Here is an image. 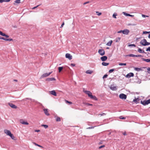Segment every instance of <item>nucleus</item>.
Segmentation results:
<instances>
[{"label": "nucleus", "instance_id": "nucleus-51", "mask_svg": "<svg viewBox=\"0 0 150 150\" xmlns=\"http://www.w3.org/2000/svg\"><path fill=\"white\" fill-rule=\"evenodd\" d=\"M123 30H120L119 31H118L117 33H123Z\"/></svg>", "mask_w": 150, "mask_h": 150}, {"label": "nucleus", "instance_id": "nucleus-8", "mask_svg": "<svg viewBox=\"0 0 150 150\" xmlns=\"http://www.w3.org/2000/svg\"><path fill=\"white\" fill-rule=\"evenodd\" d=\"M4 132L6 134L9 136L11 134L10 131L7 129L4 130Z\"/></svg>", "mask_w": 150, "mask_h": 150}, {"label": "nucleus", "instance_id": "nucleus-59", "mask_svg": "<svg viewBox=\"0 0 150 150\" xmlns=\"http://www.w3.org/2000/svg\"><path fill=\"white\" fill-rule=\"evenodd\" d=\"M75 64H71V65L72 66V67H74L75 66Z\"/></svg>", "mask_w": 150, "mask_h": 150}, {"label": "nucleus", "instance_id": "nucleus-20", "mask_svg": "<svg viewBox=\"0 0 150 150\" xmlns=\"http://www.w3.org/2000/svg\"><path fill=\"white\" fill-rule=\"evenodd\" d=\"M90 98L92 99H93L95 100H97V99L96 97L95 96H93L92 95L91 96Z\"/></svg>", "mask_w": 150, "mask_h": 150}, {"label": "nucleus", "instance_id": "nucleus-28", "mask_svg": "<svg viewBox=\"0 0 150 150\" xmlns=\"http://www.w3.org/2000/svg\"><path fill=\"white\" fill-rule=\"evenodd\" d=\"M143 61H145L147 62H150V59H143Z\"/></svg>", "mask_w": 150, "mask_h": 150}, {"label": "nucleus", "instance_id": "nucleus-17", "mask_svg": "<svg viewBox=\"0 0 150 150\" xmlns=\"http://www.w3.org/2000/svg\"><path fill=\"white\" fill-rule=\"evenodd\" d=\"M44 113L46 115H49L50 114L48 113V111H47V109H44Z\"/></svg>", "mask_w": 150, "mask_h": 150}, {"label": "nucleus", "instance_id": "nucleus-18", "mask_svg": "<svg viewBox=\"0 0 150 150\" xmlns=\"http://www.w3.org/2000/svg\"><path fill=\"white\" fill-rule=\"evenodd\" d=\"M139 99L138 98H135V99L133 100L134 102L137 103L139 102Z\"/></svg>", "mask_w": 150, "mask_h": 150}, {"label": "nucleus", "instance_id": "nucleus-33", "mask_svg": "<svg viewBox=\"0 0 150 150\" xmlns=\"http://www.w3.org/2000/svg\"><path fill=\"white\" fill-rule=\"evenodd\" d=\"M56 121L57 122H59L60 121V118L59 117H57L56 119Z\"/></svg>", "mask_w": 150, "mask_h": 150}, {"label": "nucleus", "instance_id": "nucleus-39", "mask_svg": "<svg viewBox=\"0 0 150 150\" xmlns=\"http://www.w3.org/2000/svg\"><path fill=\"white\" fill-rule=\"evenodd\" d=\"M114 71V69H110L109 71V73H111L113 71Z\"/></svg>", "mask_w": 150, "mask_h": 150}, {"label": "nucleus", "instance_id": "nucleus-46", "mask_svg": "<svg viewBox=\"0 0 150 150\" xmlns=\"http://www.w3.org/2000/svg\"><path fill=\"white\" fill-rule=\"evenodd\" d=\"M105 145H102L100 146L99 148V149H100L102 148H103V147H105Z\"/></svg>", "mask_w": 150, "mask_h": 150}, {"label": "nucleus", "instance_id": "nucleus-9", "mask_svg": "<svg viewBox=\"0 0 150 150\" xmlns=\"http://www.w3.org/2000/svg\"><path fill=\"white\" fill-rule=\"evenodd\" d=\"M8 105L10 106L11 108L14 109H16L17 108V107L16 105L13 104L11 103H9Z\"/></svg>", "mask_w": 150, "mask_h": 150}, {"label": "nucleus", "instance_id": "nucleus-36", "mask_svg": "<svg viewBox=\"0 0 150 150\" xmlns=\"http://www.w3.org/2000/svg\"><path fill=\"white\" fill-rule=\"evenodd\" d=\"M96 13L97 14L98 16H100L101 15V14H102L101 13V12H98V11H96Z\"/></svg>", "mask_w": 150, "mask_h": 150}, {"label": "nucleus", "instance_id": "nucleus-10", "mask_svg": "<svg viewBox=\"0 0 150 150\" xmlns=\"http://www.w3.org/2000/svg\"><path fill=\"white\" fill-rule=\"evenodd\" d=\"M20 122L21 124L23 125H28L29 124L27 122L24 121L23 120H21Z\"/></svg>", "mask_w": 150, "mask_h": 150}, {"label": "nucleus", "instance_id": "nucleus-61", "mask_svg": "<svg viewBox=\"0 0 150 150\" xmlns=\"http://www.w3.org/2000/svg\"><path fill=\"white\" fill-rule=\"evenodd\" d=\"M86 104L87 105H92V104H89V103H87Z\"/></svg>", "mask_w": 150, "mask_h": 150}, {"label": "nucleus", "instance_id": "nucleus-56", "mask_svg": "<svg viewBox=\"0 0 150 150\" xmlns=\"http://www.w3.org/2000/svg\"><path fill=\"white\" fill-rule=\"evenodd\" d=\"M40 5H38L37 6H36L34 7L32 9H35V8H37L39 6H40Z\"/></svg>", "mask_w": 150, "mask_h": 150}, {"label": "nucleus", "instance_id": "nucleus-37", "mask_svg": "<svg viewBox=\"0 0 150 150\" xmlns=\"http://www.w3.org/2000/svg\"><path fill=\"white\" fill-rule=\"evenodd\" d=\"M33 143L35 144V145L36 146H38L40 147H42V146H41L40 145H38L37 144H36L35 143V142H33Z\"/></svg>", "mask_w": 150, "mask_h": 150}, {"label": "nucleus", "instance_id": "nucleus-11", "mask_svg": "<svg viewBox=\"0 0 150 150\" xmlns=\"http://www.w3.org/2000/svg\"><path fill=\"white\" fill-rule=\"evenodd\" d=\"M84 92L87 95H88V96L90 97L92 95V93L89 91H86Z\"/></svg>", "mask_w": 150, "mask_h": 150}, {"label": "nucleus", "instance_id": "nucleus-64", "mask_svg": "<svg viewBox=\"0 0 150 150\" xmlns=\"http://www.w3.org/2000/svg\"><path fill=\"white\" fill-rule=\"evenodd\" d=\"M13 81H16V82L17 81H17V80H16V79H14V80H13Z\"/></svg>", "mask_w": 150, "mask_h": 150}, {"label": "nucleus", "instance_id": "nucleus-41", "mask_svg": "<svg viewBox=\"0 0 150 150\" xmlns=\"http://www.w3.org/2000/svg\"><path fill=\"white\" fill-rule=\"evenodd\" d=\"M128 46L129 47L134 46V47H135L136 45L134 44H130V45H128Z\"/></svg>", "mask_w": 150, "mask_h": 150}, {"label": "nucleus", "instance_id": "nucleus-23", "mask_svg": "<svg viewBox=\"0 0 150 150\" xmlns=\"http://www.w3.org/2000/svg\"><path fill=\"white\" fill-rule=\"evenodd\" d=\"M126 56H129L132 57H136V55H134L133 54H130L128 55H126Z\"/></svg>", "mask_w": 150, "mask_h": 150}, {"label": "nucleus", "instance_id": "nucleus-5", "mask_svg": "<svg viewBox=\"0 0 150 150\" xmlns=\"http://www.w3.org/2000/svg\"><path fill=\"white\" fill-rule=\"evenodd\" d=\"M65 57L66 58H68L70 60L72 59V56L69 53H67L65 55Z\"/></svg>", "mask_w": 150, "mask_h": 150}, {"label": "nucleus", "instance_id": "nucleus-43", "mask_svg": "<svg viewBox=\"0 0 150 150\" xmlns=\"http://www.w3.org/2000/svg\"><path fill=\"white\" fill-rule=\"evenodd\" d=\"M149 33H150V32H147V31H143V34H144Z\"/></svg>", "mask_w": 150, "mask_h": 150}, {"label": "nucleus", "instance_id": "nucleus-13", "mask_svg": "<svg viewBox=\"0 0 150 150\" xmlns=\"http://www.w3.org/2000/svg\"><path fill=\"white\" fill-rule=\"evenodd\" d=\"M110 88L112 91H115L117 90V88L115 86H114L112 85H111L110 87Z\"/></svg>", "mask_w": 150, "mask_h": 150}, {"label": "nucleus", "instance_id": "nucleus-24", "mask_svg": "<svg viewBox=\"0 0 150 150\" xmlns=\"http://www.w3.org/2000/svg\"><path fill=\"white\" fill-rule=\"evenodd\" d=\"M93 71L90 70H88L86 71V73L87 74H91L93 73Z\"/></svg>", "mask_w": 150, "mask_h": 150}, {"label": "nucleus", "instance_id": "nucleus-34", "mask_svg": "<svg viewBox=\"0 0 150 150\" xmlns=\"http://www.w3.org/2000/svg\"><path fill=\"white\" fill-rule=\"evenodd\" d=\"M119 65L120 66H126V63H119Z\"/></svg>", "mask_w": 150, "mask_h": 150}, {"label": "nucleus", "instance_id": "nucleus-32", "mask_svg": "<svg viewBox=\"0 0 150 150\" xmlns=\"http://www.w3.org/2000/svg\"><path fill=\"white\" fill-rule=\"evenodd\" d=\"M20 1L21 0H16L14 1V2L15 3L18 4L21 3Z\"/></svg>", "mask_w": 150, "mask_h": 150}, {"label": "nucleus", "instance_id": "nucleus-58", "mask_svg": "<svg viewBox=\"0 0 150 150\" xmlns=\"http://www.w3.org/2000/svg\"><path fill=\"white\" fill-rule=\"evenodd\" d=\"M142 56L141 55H136V57H141Z\"/></svg>", "mask_w": 150, "mask_h": 150}, {"label": "nucleus", "instance_id": "nucleus-49", "mask_svg": "<svg viewBox=\"0 0 150 150\" xmlns=\"http://www.w3.org/2000/svg\"><path fill=\"white\" fill-rule=\"evenodd\" d=\"M108 76V75L107 74L105 75L103 77V78L104 79V78H107Z\"/></svg>", "mask_w": 150, "mask_h": 150}, {"label": "nucleus", "instance_id": "nucleus-48", "mask_svg": "<svg viewBox=\"0 0 150 150\" xmlns=\"http://www.w3.org/2000/svg\"><path fill=\"white\" fill-rule=\"evenodd\" d=\"M146 51H150V47H149L148 48H147V49L146 50Z\"/></svg>", "mask_w": 150, "mask_h": 150}, {"label": "nucleus", "instance_id": "nucleus-30", "mask_svg": "<svg viewBox=\"0 0 150 150\" xmlns=\"http://www.w3.org/2000/svg\"><path fill=\"white\" fill-rule=\"evenodd\" d=\"M58 70L59 72H60L63 69V67H58Z\"/></svg>", "mask_w": 150, "mask_h": 150}, {"label": "nucleus", "instance_id": "nucleus-12", "mask_svg": "<svg viewBox=\"0 0 150 150\" xmlns=\"http://www.w3.org/2000/svg\"><path fill=\"white\" fill-rule=\"evenodd\" d=\"M129 32V30L128 29H125L123 30V33L124 34L128 35Z\"/></svg>", "mask_w": 150, "mask_h": 150}, {"label": "nucleus", "instance_id": "nucleus-4", "mask_svg": "<svg viewBox=\"0 0 150 150\" xmlns=\"http://www.w3.org/2000/svg\"><path fill=\"white\" fill-rule=\"evenodd\" d=\"M119 97L122 99H126L127 96L126 95L124 94L121 93Z\"/></svg>", "mask_w": 150, "mask_h": 150}, {"label": "nucleus", "instance_id": "nucleus-2", "mask_svg": "<svg viewBox=\"0 0 150 150\" xmlns=\"http://www.w3.org/2000/svg\"><path fill=\"white\" fill-rule=\"evenodd\" d=\"M141 103L144 105H148L150 103V99L147 100H141Z\"/></svg>", "mask_w": 150, "mask_h": 150}, {"label": "nucleus", "instance_id": "nucleus-53", "mask_svg": "<svg viewBox=\"0 0 150 150\" xmlns=\"http://www.w3.org/2000/svg\"><path fill=\"white\" fill-rule=\"evenodd\" d=\"M1 1L2 3L4 2H7V0H1Z\"/></svg>", "mask_w": 150, "mask_h": 150}, {"label": "nucleus", "instance_id": "nucleus-22", "mask_svg": "<svg viewBox=\"0 0 150 150\" xmlns=\"http://www.w3.org/2000/svg\"><path fill=\"white\" fill-rule=\"evenodd\" d=\"M112 40H111L106 44V45L108 46H110L112 44Z\"/></svg>", "mask_w": 150, "mask_h": 150}, {"label": "nucleus", "instance_id": "nucleus-42", "mask_svg": "<svg viewBox=\"0 0 150 150\" xmlns=\"http://www.w3.org/2000/svg\"><path fill=\"white\" fill-rule=\"evenodd\" d=\"M136 25V24H131V23L128 24V25H132V26H135V25Z\"/></svg>", "mask_w": 150, "mask_h": 150}, {"label": "nucleus", "instance_id": "nucleus-29", "mask_svg": "<svg viewBox=\"0 0 150 150\" xmlns=\"http://www.w3.org/2000/svg\"><path fill=\"white\" fill-rule=\"evenodd\" d=\"M134 70H135L137 71H139L141 70L140 68H137V67H135L134 68Z\"/></svg>", "mask_w": 150, "mask_h": 150}, {"label": "nucleus", "instance_id": "nucleus-3", "mask_svg": "<svg viewBox=\"0 0 150 150\" xmlns=\"http://www.w3.org/2000/svg\"><path fill=\"white\" fill-rule=\"evenodd\" d=\"M99 54L101 56L105 54V51L103 49H100L98 51Z\"/></svg>", "mask_w": 150, "mask_h": 150}, {"label": "nucleus", "instance_id": "nucleus-45", "mask_svg": "<svg viewBox=\"0 0 150 150\" xmlns=\"http://www.w3.org/2000/svg\"><path fill=\"white\" fill-rule=\"evenodd\" d=\"M6 41H12L13 40L11 38L7 39H6Z\"/></svg>", "mask_w": 150, "mask_h": 150}, {"label": "nucleus", "instance_id": "nucleus-40", "mask_svg": "<svg viewBox=\"0 0 150 150\" xmlns=\"http://www.w3.org/2000/svg\"><path fill=\"white\" fill-rule=\"evenodd\" d=\"M5 34V33H3L1 31H0V35L4 36Z\"/></svg>", "mask_w": 150, "mask_h": 150}, {"label": "nucleus", "instance_id": "nucleus-47", "mask_svg": "<svg viewBox=\"0 0 150 150\" xmlns=\"http://www.w3.org/2000/svg\"><path fill=\"white\" fill-rule=\"evenodd\" d=\"M142 16L143 17H148L149 16H146V15H144V14H142Z\"/></svg>", "mask_w": 150, "mask_h": 150}, {"label": "nucleus", "instance_id": "nucleus-21", "mask_svg": "<svg viewBox=\"0 0 150 150\" xmlns=\"http://www.w3.org/2000/svg\"><path fill=\"white\" fill-rule=\"evenodd\" d=\"M9 136L13 140H16V137L13 135L12 134H11Z\"/></svg>", "mask_w": 150, "mask_h": 150}, {"label": "nucleus", "instance_id": "nucleus-31", "mask_svg": "<svg viewBox=\"0 0 150 150\" xmlns=\"http://www.w3.org/2000/svg\"><path fill=\"white\" fill-rule=\"evenodd\" d=\"M117 16V14L116 13H114L112 15V17L114 18H116V16Z\"/></svg>", "mask_w": 150, "mask_h": 150}, {"label": "nucleus", "instance_id": "nucleus-19", "mask_svg": "<svg viewBox=\"0 0 150 150\" xmlns=\"http://www.w3.org/2000/svg\"><path fill=\"white\" fill-rule=\"evenodd\" d=\"M55 79L54 78L52 77L47 79V80L49 81L55 80Z\"/></svg>", "mask_w": 150, "mask_h": 150}, {"label": "nucleus", "instance_id": "nucleus-15", "mask_svg": "<svg viewBox=\"0 0 150 150\" xmlns=\"http://www.w3.org/2000/svg\"><path fill=\"white\" fill-rule=\"evenodd\" d=\"M123 13L125 15V16H130V17H133L134 16V15H130L129 14L125 12H123Z\"/></svg>", "mask_w": 150, "mask_h": 150}, {"label": "nucleus", "instance_id": "nucleus-62", "mask_svg": "<svg viewBox=\"0 0 150 150\" xmlns=\"http://www.w3.org/2000/svg\"><path fill=\"white\" fill-rule=\"evenodd\" d=\"M93 128V127H89L88 128H87V129H92Z\"/></svg>", "mask_w": 150, "mask_h": 150}, {"label": "nucleus", "instance_id": "nucleus-54", "mask_svg": "<svg viewBox=\"0 0 150 150\" xmlns=\"http://www.w3.org/2000/svg\"><path fill=\"white\" fill-rule=\"evenodd\" d=\"M89 3V1H87V2H86L85 3H84L83 4V5H85V4H87L88 3Z\"/></svg>", "mask_w": 150, "mask_h": 150}, {"label": "nucleus", "instance_id": "nucleus-55", "mask_svg": "<svg viewBox=\"0 0 150 150\" xmlns=\"http://www.w3.org/2000/svg\"><path fill=\"white\" fill-rule=\"evenodd\" d=\"M4 36L6 38H8L9 37V36H8V35H6L5 34L4 35Z\"/></svg>", "mask_w": 150, "mask_h": 150}, {"label": "nucleus", "instance_id": "nucleus-25", "mask_svg": "<svg viewBox=\"0 0 150 150\" xmlns=\"http://www.w3.org/2000/svg\"><path fill=\"white\" fill-rule=\"evenodd\" d=\"M138 51L140 53H144L146 54V53L144 51H142V50L140 48H139Z\"/></svg>", "mask_w": 150, "mask_h": 150}, {"label": "nucleus", "instance_id": "nucleus-44", "mask_svg": "<svg viewBox=\"0 0 150 150\" xmlns=\"http://www.w3.org/2000/svg\"><path fill=\"white\" fill-rule=\"evenodd\" d=\"M6 39L4 38V37H0V39H2V40H4L6 41Z\"/></svg>", "mask_w": 150, "mask_h": 150}, {"label": "nucleus", "instance_id": "nucleus-14", "mask_svg": "<svg viewBox=\"0 0 150 150\" xmlns=\"http://www.w3.org/2000/svg\"><path fill=\"white\" fill-rule=\"evenodd\" d=\"M107 57L106 56H103L100 58L101 60L103 61H106L107 59Z\"/></svg>", "mask_w": 150, "mask_h": 150}, {"label": "nucleus", "instance_id": "nucleus-57", "mask_svg": "<svg viewBox=\"0 0 150 150\" xmlns=\"http://www.w3.org/2000/svg\"><path fill=\"white\" fill-rule=\"evenodd\" d=\"M64 22H63V23H62V24L61 25V26L60 27V28H62L63 27V26L64 25Z\"/></svg>", "mask_w": 150, "mask_h": 150}, {"label": "nucleus", "instance_id": "nucleus-52", "mask_svg": "<svg viewBox=\"0 0 150 150\" xmlns=\"http://www.w3.org/2000/svg\"><path fill=\"white\" fill-rule=\"evenodd\" d=\"M105 115V113H102V114H100L99 115H100V116H102L103 115Z\"/></svg>", "mask_w": 150, "mask_h": 150}, {"label": "nucleus", "instance_id": "nucleus-60", "mask_svg": "<svg viewBox=\"0 0 150 150\" xmlns=\"http://www.w3.org/2000/svg\"><path fill=\"white\" fill-rule=\"evenodd\" d=\"M40 130H35V132H40Z\"/></svg>", "mask_w": 150, "mask_h": 150}, {"label": "nucleus", "instance_id": "nucleus-27", "mask_svg": "<svg viewBox=\"0 0 150 150\" xmlns=\"http://www.w3.org/2000/svg\"><path fill=\"white\" fill-rule=\"evenodd\" d=\"M102 64L104 66H106L108 65L109 64L108 63H106L105 62H103L102 63Z\"/></svg>", "mask_w": 150, "mask_h": 150}, {"label": "nucleus", "instance_id": "nucleus-38", "mask_svg": "<svg viewBox=\"0 0 150 150\" xmlns=\"http://www.w3.org/2000/svg\"><path fill=\"white\" fill-rule=\"evenodd\" d=\"M41 126L44 127L45 129L47 128L48 127V125H42Z\"/></svg>", "mask_w": 150, "mask_h": 150}, {"label": "nucleus", "instance_id": "nucleus-35", "mask_svg": "<svg viewBox=\"0 0 150 150\" xmlns=\"http://www.w3.org/2000/svg\"><path fill=\"white\" fill-rule=\"evenodd\" d=\"M65 101L66 102V103H68L70 104H72V103L71 102H70V101H69L67 100H65Z\"/></svg>", "mask_w": 150, "mask_h": 150}, {"label": "nucleus", "instance_id": "nucleus-50", "mask_svg": "<svg viewBox=\"0 0 150 150\" xmlns=\"http://www.w3.org/2000/svg\"><path fill=\"white\" fill-rule=\"evenodd\" d=\"M120 119H124L125 118V117H122V116H120Z\"/></svg>", "mask_w": 150, "mask_h": 150}, {"label": "nucleus", "instance_id": "nucleus-26", "mask_svg": "<svg viewBox=\"0 0 150 150\" xmlns=\"http://www.w3.org/2000/svg\"><path fill=\"white\" fill-rule=\"evenodd\" d=\"M120 37H118L117 38H116L115 40V41L116 42H119L120 41Z\"/></svg>", "mask_w": 150, "mask_h": 150}, {"label": "nucleus", "instance_id": "nucleus-16", "mask_svg": "<svg viewBox=\"0 0 150 150\" xmlns=\"http://www.w3.org/2000/svg\"><path fill=\"white\" fill-rule=\"evenodd\" d=\"M50 92L51 94H52L54 96H57L56 93L55 92V91H54V90H53V91H50Z\"/></svg>", "mask_w": 150, "mask_h": 150}, {"label": "nucleus", "instance_id": "nucleus-63", "mask_svg": "<svg viewBox=\"0 0 150 150\" xmlns=\"http://www.w3.org/2000/svg\"><path fill=\"white\" fill-rule=\"evenodd\" d=\"M123 134L124 135H127V134H126V132H124V133H123Z\"/></svg>", "mask_w": 150, "mask_h": 150}, {"label": "nucleus", "instance_id": "nucleus-7", "mask_svg": "<svg viewBox=\"0 0 150 150\" xmlns=\"http://www.w3.org/2000/svg\"><path fill=\"white\" fill-rule=\"evenodd\" d=\"M134 74L132 73H130L127 74L126 76V77L127 78H129L131 77L134 76Z\"/></svg>", "mask_w": 150, "mask_h": 150}, {"label": "nucleus", "instance_id": "nucleus-6", "mask_svg": "<svg viewBox=\"0 0 150 150\" xmlns=\"http://www.w3.org/2000/svg\"><path fill=\"white\" fill-rule=\"evenodd\" d=\"M52 72H49V73H45L43 74L41 76V77L44 78L45 77L49 76L51 73Z\"/></svg>", "mask_w": 150, "mask_h": 150}, {"label": "nucleus", "instance_id": "nucleus-1", "mask_svg": "<svg viewBox=\"0 0 150 150\" xmlns=\"http://www.w3.org/2000/svg\"><path fill=\"white\" fill-rule=\"evenodd\" d=\"M140 44L143 46L148 45H150V43L147 42L145 39H144L140 42Z\"/></svg>", "mask_w": 150, "mask_h": 150}]
</instances>
